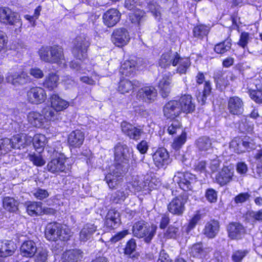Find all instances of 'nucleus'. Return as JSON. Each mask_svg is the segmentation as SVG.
<instances>
[{"label":"nucleus","instance_id":"f257e3e1","mask_svg":"<svg viewBox=\"0 0 262 262\" xmlns=\"http://www.w3.org/2000/svg\"><path fill=\"white\" fill-rule=\"evenodd\" d=\"M157 227L156 225L149 226L144 221L136 223L133 227V233L138 238L144 237L146 243H149L155 235Z\"/></svg>","mask_w":262,"mask_h":262},{"label":"nucleus","instance_id":"f03ea898","mask_svg":"<svg viewBox=\"0 0 262 262\" xmlns=\"http://www.w3.org/2000/svg\"><path fill=\"white\" fill-rule=\"evenodd\" d=\"M172 181L184 191L192 190L197 182L195 175L188 172L179 171L176 173Z\"/></svg>","mask_w":262,"mask_h":262},{"label":"nucleus","instance_id":"7ed1b4c3","mask_svg":"<svg viewBox=\"0 0 262 262\" xmlns=\"http://www.w3.org/2000/svg\"><path fill=\"white\" fill-rule=\"evenodd\" d=\"M115 160L117 164L115 167L116 170L126 168L127 169L129 159L130 158L129 150L125 144L118 143L114 147Z\"/></svg>","mask_w":262,"mask_h":262},{"label":"nucleus","instance_id":"20e7f679","mask_svg":"<svg viewBox=\"0 0 262 262\" xmlns=\"http://www.w3.org/2000/svg\"><path fill=\"white\" fill-rule=\"evenodd\" d=\"M90 42L89 37L84 34L78 36L75 39L73 54L75 58L79 60L84 59L87 57V50Z\"/></svg>","mask_w":262,"mask_h":262},{"label":"nucleus","instance_id":"39448f33","mask_svg":"<svg viewBox=\"0 0 262 262\" xmlns=\"http://www.w3.org/2000/svg\"><path fill=\"white\" fill-rule=\"evenodd\" d=\"M0 21L6 25L19 27L22 25L19 15L8 7L0 8Z\"/></svg>","mask_w":262,"mask_h":262},{"label":"nucleus","instance_id":"423d86ee","mask_svg":"<svg viewBox=\"0 0 262 262\" xmlns=\"http://www.w3.org/2000/svg\"><path fill=\"white\" fill-rule=\"evenodd\" d=\"M28 101L35 104H41L45 101L47 99V94L45 90L39 86L31 88L27 94Z\"/></svg>","mask_w":262,"mask_h":262},{"label":"nucleus","instance_id":"0eeeda50","mask_svg":"<svg viewBox=\"0 0 262 262\" xmlns=\"http://www.w3.org/2000/svg\"><path fill=\"white\" fill-rule=\"evenodd\" d=\"M187 197L180 195L173 198L168 205V209L173 214L181 215L185 210V204L187 202Z\"/></svg>","mask_w":262,"mask_h":262},{"label":"nucleus","instance_id":"6e6552de","mask_svg":"<svg viewBox=\"0 0 262 262\" xmlns=\"http://www.w3.org/2000/svg\"><path fill=\"white\" fill-rule=\"evenodd\" d=\"M234 171L232 167L224 166L215 177L216 182L221 186H225L234 178Z\"/></svg>","mask_w":262,"mask_h":262},{"label":"nucleus","instance_id":"1a4fd4ad","mask_svg":"<svg viewBox=\"0 0 262 262\" xmlns=\"http://www.w3.org/2000/svg\"><path fill=\"white\" fill-rule=\"evenodd\" d=\"M130 37L127 30L124 28L115 30L112 36V40L117 47H123L129 42Z\"/></svg>","mask_w":262,"mask_h":262},{"label":"nucleus","instance_id":"9d476101","mask_svg":"<svg viewBox=\"0 0 262 262\" xmlns=\"http://www.w3.org/2000/svg\"><path fill=\"white\" fill-rule=\"evenodd\" d=\"M157 96V92L152 86H144L139 90L137 97L138 99L146 102L154 101Z\"/></svg>","mask_w":262,"mask_h":262},{"label":"nucleus","instance_id":"9b49d317","mask_svg":"<svg viewBox=\"0 0 262 262\" xmlns=\"http://www.w3.org/2000/svg\"><path fill=\"white\" fill-rule=\"evenodd\" d=\"M6 79L8 83L15 86L23 85L31 81L30 76L23 71L9 73Z\"/></svg>","mask_w":262,"mask_h":262},{"label":"nucleus","instance_id":"f8f14e48","mask_svg":"<svg viewBox=\"0 0 262 262\" xmlns=\"http://www.w3.org/2000/svg\"><path fill=\"white\" fill-rule=\"evenodd\" d=\"M177 100H171L165 104L163 107L164 116L167 119H174L181 113Z\"/></svg>","mask_w":262,"mask_h":262},{"label":"nucleus","instance_id":"ddd939ff","mask_svg":"<svg viewBox=\"0 0 262 262\" xmlns=\"http://www.w3.org/2000/svg\"><path fill=\"white\" fill-rule=\"evenodd\" d=\"M84 133L79 129H76L70 133L68 137V144L72 148H79L83 143Z\"/></svg>","mask_w":262,"mask_h":262},{"label":"nucleus","instance_id":"4468645a","mask_svg":"<svg viewBox=\"0 0 262 262\" xmlns=\"http://www.w3.org/2000/svg\"><path fill=\"white\" fill-rule=\"evenodd\" d=\"M227 230L229 237L232 239L242 238L246 232L243 225L236 222H232L229 224Z\"/></svg>","mask_w":262,"mask_h":262},{"label":"nucleus","instance_id":"2eb2a0df","mask_svg":"<svg viewBox=\"0 0 262 262\" xmlns=\"http://www.w3.org/2000/svg\"><path fill=\"white\" fill-rule=\"evenodd\" d=\"M228 108L231 114L240 115L244 111V102L238 97H231L228 100Z\"/></svg>","mask_w":262,"mask_h":262},{"label":"nucleus","instance_id":"dca6fc26","mask_svg":"<svg viewBox=\"0 0 262 262\" xmlns=\"http://www.w3.org/2000/svg\"><path fill=\"white\" fill-rule=\"evenodd\" d=\"M66 159L63 156H60L57 158L53 159L47 165L48 171L53 173L63 172L66 169Z\"/></svg>","mask_w":262,"mask_h":262},{"label":"nucleus","instance_id":"f3484780","mask_svg":"<svg viewBox=\"0 0 262 262\" xmlns=\"http://www.w3.org/2000/svg\"><path fill=\"white\" fill-rule=\"evenodd\" d=\"M171 82L172 77L170 73L164 74L159 81L158 86L160 93L163 98L167 97L170 93Z\"/></svg>","mask_w":262,"mask_h":262},{"label":"nucleus","instance_id":"a211bd4d","mask_svg":"<svg viewBox=\"0 0 262 262\" xmlns=\"http://www.w3.org/2000/svg\"><path fill=\"white\" fill-rule=\"evenodd\" d=\"M121 13L116 9L108 10L103 16L104 23L108 27H112L116 25L120 20Z\"/></svg>","mask_w":262,"mask_h":262},{"label":"nucleus","instance_id":"6ab92c4d","mask_svg":"<svg viewBox=\"0 0 262 262\" xmlns=\"http://www.w3.org/2000/svg\"><path fill=\"white\" fill-rule=\"evenodd\" d=\"M152 158L156 166L160 168L168 164L169 154L166 149L160 148L154 154Z\"/></svg>","mask_w":262,"mask_h":262},{"label":"nucleus","instance_id":"aec40b11","mask_svg":"<svg viewBox=\"0 0 262 262\" xmlns=\"http://www.w3.org/2000/svg\"><path fill=\"white\" fill-rule=\"evenodd\" d=\"M235 78L234 76L230 73H223L217 71L214 74V79L216 85L220 88H225L230 84L229 81H233Z\"/></svg>","mask_w":262,"mask_h":262},{"label":"nucleus","instance_id":"412c9836","mask_svg":"<svg viewBox=\"0 0 262 262\" xmlns=\"http://www.w3.org/2000/svg\"><path fill=\"white\" fill-rule=\"evenodd\" d=\"M126 171V168L116 170V167L112 172L107 174L105 176V180L109 187L111 189L115 188L120 183V179L122 174Z\"/></svg>","mask_w":262,"mask_h":262},{"label":"nucleus","instance_id":"4be33fe9","mask_svg":"<svg viewBox=\"0 0 262 262\" xmlns=\"http://www.w3.org/2000/svg\"><path fill=\"white\" fill-rule=\"evenodd\" d=\"M220 223L218 221L212 220L207 222L203 230V234L209 238H214L220 231Z\"/></svg>","mask_w":262,"mask_h":262},{"label":"nucleus","instance_id":"5701e85b","mask_svg":"<svg viewBox=\"0 0 262 262\" xmlns=\"http://www.w3.org/2000/svg\"><path fill=\"white\" fill-rule=\"evenodd\" d=\"M53 51L50 63H55L61 67H65L66 65V60L63 49L59 46L54 45Z\"/></svg>","mask_w":262,"mask_h":262},{"label":"nucleus","instance_id":"b1692460","mask_svg":"<svg viewBox=\"0 0 262 262\" xmlns=\"http://www.w3.org/2000/svg\"><path fill=\"white\" fill-rule=\"evenodd\" d=\"M122 131L130 138L137 140L141 136L142 131L132 124L124 121L121 124Z\"/></svg>","mask_w":262,"mask_h":262},{"label":"nucleus","instance_id":"393cba45","mask_svg":"<svg viewBox=\"0 0 262 262\" xmlns=\"http://www.w3.org/2000/svg\"><path fill=\"white\" fill-rule=\"evenodd\" d=\"M61 224L57 223H50L48 224L45 231L46 238L49 241H56L59 238Z\"/></svg>","mask_w":262,"mask_h":262},{"label":"nucleus","instance_id":"a878e982","mask_svg":"<svg viewBox=\"0 0 262 262\" xmlns=\"http://www.w3.org/2000/svg\"><path fill=\"white\" fill-rule=\"evenodd\" d=\"M177 102L179 103V106L181 110V112L191 113L195 109V104L192 102V98L190 95H185L181 96Z\"/></svg>","mask_w":262,"mask_h":262},{"label":"nucleus","instance_id":"bb28decb","mask_svg":"<svg viewBox=\"0 0 262 262\" xmlns=\"http://www.w3.org/2000/svg\"><path fill=\"white\" fill-rule=\"evenodd\" d=\"M97 226L94 224H85L79 232V239L81 242L85 243L90 240L93 234L96 231Z\"/></svg>","mask_w":262,"mask_h":262},{"label":"nucleus","instance_id":"cd10ccee","mask_svg":"<svg viewBox=\"0 0 262 262\" xmlns=\"http://www.w3.org/2000/svg\"><path fill=\"white\" fill-rule=\"evenodd\" d=\"M119 213L114 210L111 209L108 211L105 217V225L106 227L112 229L116 228L120 224Z\"/></svg>","mask_w":262,"mask_h":262},{"label":"nucleus","instance_id":"c85d7f7f","mask_svg":"<svg viewBox=\"0 0 262 262\" xmlns=\"http://www.w3.org/2000/svg\"><path fill=\"white\" fill-rule=\"evenodd\" d=\"M51 106L56 112L62 111L68 108L69 102L56 94H53L51 96Z\"/></svg>","mask_w":262,"mask_h":262},{"label":"nucleus","instance_id":"c756f323","mask_svg":"<svg viewBox=\"0 0 262 262\" xmlns=\"http://www.w3.org/2000/svg\"><path fill=\"white\" fill-rule=\"evenodd\" d=\"M20 251L24 256L32 257L37 251L36 244L32 240L26 241L21 245Z\"/></svg>","mask_w":262,"mask_h":262},{"label":"nucleus","instance_id":"7c9ffc66","mask_svg":"<svg viewBox=\"0 0 262 262\" xmlns=\"http://www.w3.org/2000/svg\"><path fill=\"white\" fill-rule=\"evenodd\" d=\"M178 53L177 52L172 53L167 52L163 54L159 62V66L163 68H166L171 64L173 66H176V63L177 61V56Z\"/></svg>","mask_w":262,"mask_h":262},{"label":"nucleus","instance_id":"2f4dec72","mask_svg":"<svg viewBox=\"0 0 262 262\" xmlns=\"http://www.w3.org/2000/svg\"><path fill=\"white\" fill-rule=\"evenodd\" d=\"M15 246L11 241H0V256L12 255L15 252Z\"/></svg>","mask_w":262,"mask_h":262},{"label":"nucleus","instance_id":"473e14b6","mask_svg":"<svg viewBox=\"0 0 262 262\" xmlns=\"http://www.w3.org/2000/svg\"><path fill=\"white\" fill-rule=\"evenodd\" d=\"M82 257V252L79 249H73L66 251L62 255L64 262H74Z\"/></svg>","mask_w":262,"mask_h":262},{"label":"nucleus","instance_id":"72a5a7b5","mask_svg":"<svg viewBox=\"0 0 262 262\" xmlns=\"http://www.w3.org/2000/svg\"><path fill=\"white\" fill-rule=\"evenodd\" d=\"M13 149L24 148L26 145L32 141L31 138L27 139L26 135H16L12 138Z\"/></svg>","mask_w":262,"mask_h":262},{"label":"nucleus","instance_id":"f704fd0d","mask_svg":"<svg viewBox=\"0 0 262 262\" xmlns=\"http://www.w3.org/2000/svg\"><path fill=\"white\" fill-rule=\"evenodd\" d=\"M27 118L29 122L35 127H40L44 124L43 116L38 112H31L29 113Z\"/></svg>","mask_w":262,"mask_h":262},{"label":"nucleus","instance_id":"c9c22d12","mask_svg":"<svg viewBox=\"0 0 262 262\" xmlns=\"http://www.w3.org/2000/svg\"><path fill=\"white\" fill-rule=\"evenodd\" d=\"M136 62L133 60H125L121 65L120 73L126 76H129L135 73Z\"/></svg>","mask_w":262,"mask_h":262},{"label":"nucleus","instance_id":"e433bc0d","mask_svg":"<svg viewBox=\"0 0 262 262\" xmlns=\"http://www.w3.org/2000/svg\"><path fill=\"white\" fill-rule=\"evenodd\" d=\"M139 84L138 81L123 79L119 83L118 91L122 94L128 93L133 90L135 86H137Z\"/></svg>","mask_w":262,"mask_h":262},{"label":"nucleus","instance_id":"4c0bfd02","mask_svg":"<svg viewBox=\"0 0 262 262\" xmlns=\"http://www.w3.org/2000/svg\"><path fill=\"white\" fill-rule=\"evenodd\" d=\"M176 58L177 61L176 63V66H178L177 73L180 74H185L191 64L189 58L181 57L178 54Z\"/></svg>","mask_w":262,"mask_h":262},{"label":"nucleus","instance_id":"58836bf2","mask_svg":"<svg viewBox=\"0 0 262 262\" xmlns=\"http://www.w3.org/2000/svg\"><path fill=\"white\" fill-rule=\"evenodd\" d=\"M42 113L45 121H55L60 119L59 114L51 106L45 107Z\"/></svg>","mask_w":262,"mask_h":262},{"label":"nucleus","instance_id":"ea45409f","mask_svg":"<svg viewBox=\"0 0 262 262\" xmlns=\"http://www.w3.org/2000/svg\"><path fill=\"white\" fill-rule=\"evenodd\" d=\"M58 80V75L55 73H51L46 76L43 82V85L50 91L53 90L57 86Z\"/></svg>","mask_w":262,"mask_h":262},{"label":"nucleus","instance_id":"a19ab883","mask_svg":"<svg viewBox=\"0 0 262 262\" xmlns=\"http://www.w3.org/2000/svg\"><path fill=\"white\" fill-rule=\"evenodd\" d=\"M54 48V45L42 47L38 51L40 59L44 62L50 63Z\"/></svg>","mask_w":262,"mask_h":262},{"label":"nucleus","instance_id":"79ce46f5","mask_svg":"<svg viewBox=\"0 0 262 262\" xmlns=\"http://www.w3.org/2000/svg\"><path fill=\"white\" fill-rule=\"evenodd\" d=\"M129 18L133 24L140 26L146 19L145 13L140 9L136 10L129 14Z\"/></svg>","mask_w":262,"mask_h":262},{"label":"nucleus","instance_id":"37998d69","mask_svg":"<svg viewBox=\"0 0 262 262\" xmlns=\"http://www.w3.org/2000/svg\"><path fill=\"white\" fill-rule=\"evenodd\" d=\"M195 145L200 151L205 152L211 148L212 143L209 138L202 137L196 140Z\"/></svg>","mask_w":262,"mask_h":262},{"label":"nucleus","instance_id":"c03bdc74","mask_svg":"<svg viewBox=\"0 0 262 262\" xmlns=\"http://www.w3.org/2000/svg\"><path fill=\"white\" fill-rule=\"evenodd\" d=\"M18 203L14 198L6 196L3 200L4 208L9 212H15L18 210Z\"/></svg>","mask_w":262,"mask_h":262},{"label":"nucleus","instance_id":"a18cd8bd","mask_svg":"<svg viewBox=\"0 0 262 262\" xmlns=\"http://www.w3.org/2000/svg\"><path fill=\"white\" fill-rule=\"evenodd\" d=\"M47 142V139L42 134H37L33 139V145L38 153L43 151Z\"/></svg>","mask_w":262,"mask_h":262},{"label":"nucleus","instance_id":"49530a36","mask_svg":"<svg viewBox=\"0 0 262 262\" xmlns=\"http://www.w3.org/2000/svg\"><path fill=\"white\" fill-rule=\"evenodd\" d=\"M27 211L31 216H38L42 214L41 203L30 202L27 206Z\"/></svg>","mask_w":262,"mask_h":262},{"label":"nucleus","instance_id":"de8ad7c7","mask_svg":"<svg viewBox=\"0 0 262 262\" xmlns=\"http://www.w3.org/2000/svg\"><path fill=\"white\" fill-rule=\"evenodd\" d=\"M13 145L12 138L0 139V155H6L11 151L13 149Z\"/></svg>","mask_w":262,"mask_h":262},{"label":"nucleus","instance_id":"09e8293b","mask_svg":"<svg viewBox=\"0 0 262 262\" xmlns=\"http://www.w3.org/2000/svg\"><path fill=\"white\" fill-rule=\"evenodd\" d=\"M231 39L227 38L223 41L216 44L214 48V51L217 54H224L229 51L231 47Z\"/></svg>","mask_w":262,"mask_h":262},{"label":"nucleus","instance_id":"8fccbe9b","mask_svg":"<svg viewBox=\"0 0 262 262\" xmlns=\"http://www.w3.org/2000/svg\"><path fill=\"white\" fill-rule=\"evenodd\" d=\"M207 252V249L203 248L202 243H197L193 245L190 251L191 256L198 258H201L205 256Z\"/></svg>","mask_w":262,"mask_h":262},{"label":"nucleus","instance_id":"3c124183","mask_svg":"<svg viewBox=\"0 0 262 262\" xmlns=\"http://www.w3.org/2000/svg\"><path fill=\"white\" fill-rule=\"evenodd\" d=\"M151 182L144 181L142 179L140 180L138 178H135L132 182V187L135 191H141L148 189V187H150Z\"/></svg>","mask_w":262,"mask_h":262},{"label":"nucleus","instance_id":"603ef678","mask_svg":"<svg viewBox=\"0 0 262 262\" xmlns=\"http://www.w3.org/2000/svg\"><path fill=\"white\" fill-rule=\"evenodd\" d=\"M230 147L233 148L234 151L237 154L244 152L243 139L238 137L234 138L230 142Z\"/></svg>","mask_w":262,"mask_h":262},{"label":"nucleus","instance_id":"864d4df0","mask_svg":"<svg viewBox=\"0 0 262 262\" xmlns=\"http://www.w3.org/2000/svg\"><path fill=\"white\" fill-rule=\"evenodd\" d=\"M128 195V191L127 188L121 189L116 191L112 196L113 202L119 203L124 201Z\"/></svg>","mask_w":262,"mask_h":262},{"label":"nucleus","instance_id":"5fc2aeb1","mask_svg":"<svg viewBox=\"0 0 262 262\" xmlns=\"http://www.w3.org/2000/svg\"><path fill=\"white\" fill-rule=\"evenodd\" d=\"M186 138V133L185 132H183L180 136L174 139L171 145L172 147L175 150H179L185 143Z\"/></svg>","mask_w":262,"mask_h":262},{"label":"nucleus","instance_id":"6e6d98bb","mask_svg":"<svg viewBox=\"0 0 262 262\" xmlns=\"http://www.w3.org/2000/svg\"><path fill=\"white\" fill-rule=\"evenodd\" d=\"M208 33V28L204 25H199L193 29L194 36L198 38H202L206 36Z\"/></svg>","mask_w":262,"mask_h":262},{"label":"nucleus","instance_id":"4d7b16f0","mask_svg":"<svg viewBox=\"0 0 262 262\" xmlns=\"http://www.w3.org/2000/svg\"><path fill=\"white\" fill-rule=\"evenodd\" d=\"M30 161L33 162L34 165L37 166H41L45 164V161L43 159L40 153L38 154H32L28 155Z\"/></svg>","mask_w":262,"mask_h":262},{"label":"nucleus","instance_id":"13d9d810","mask_svg":"<svg viewBox=\"0 0 262 262\" xmlns=\"http://www.w3.org/2000/svg\"><path fill=\"white\" fill-rule=\"evenodd\" d=\"M59 238L62 241H67L70 239L72 235L71 230L66 226L61 225V229L59 231Z\"/></svg>","mask_w":262,"mask_h":262},{"label":"nucleus","instance_id":"bf43d9fd","mask_svg":"<svg viewBox=\"0 0 262 262\" xmlns=\"http://www.w3.org/2000/svg\"><path fill=\"white\" fill-rule=\"evenodd\" d=\"M243 144L246 151H250L256 148V143L253 139L249 137H245L243 139Z\"/></svg>","mask_w":262,"mask_h":262},{"label":"nucleus","instance_id":"052dcab7","mask_svg":"<svg viewBox=\"0 0 262 262\" xmlns=\"http://www.w3.org/2000/svg\"><path fill=\"white\" fill-rule=\"evenodd\" d=\"M181 128V124L178 120L172 121L168 126L167 132L170 135H174Z\"/></svg>","mask_w":262,"mask_h":262},{"label":"nucleus","instance_id":"680f3d73","mask_svg":"<svg viewBox=\"0 0 262 262\" xmlns=\"http://www.w3.org/2000/svg\"><path fill=\"white\" fill-rule=\"evenodd\" d=\"M205 197L210 203H215L217 201V192L212 188L207 189L205 192Z\"/></svg>","mask_w":262,"mask_h":262},{"label":"nucleus","instance_id":"e2e57ef3","mask_svg":"<svg viewBox=\"0 0 262 262\" xmlns=\"http://www.w3.org/2000/svg\"><path fill=\"white\" fill-rule=\"evenodd\" d=\"M248 252V251L246 250L236 251L233 253L232 259L234 262H240Z\"/></svg>","mask_w":262,"mask_h":262},{"label":"nucleus","instance_id":"0e129e2a","mask_svg":"<svg viewBox=\"0 0 262 262\" xmlns=\"http://www.w3.org/2000/svg\"><path fill=\"white\" fill-rule=\"evenodd\" d=\"M251 195L248 192L241 193L234 198V202L236 204H242L248 201Z\"/></svg>","mask_w":262,"mask_h":262},{"label":"nucleus","instance_id":"69168bd1","mask_svg":"<svg viewBox=\"0 0 262 262\" xmlns=\"http://www.w3.org/2000/svg\"><path fill=\"white\" fill-rule=\"evenodd\" d=\"M48 257V252L45 249L39 250L37 253L35 260L36 262H46Z\"/></svg>","mask_w":262,"mask_h":262},{"label":"nucleus","instance_id":"338daca9","mask_svg":"<svg viewBox=\"0 0 262 262\" xmlns=\"http://www.w3.org/2000/svg\"><path fill=\"white\" fill-rule=\"evenodd\" d=\"M136 244L135 241L132 239L126 244L124 249V254L130 255L136 249Z\"/></svg>","mask_w":262,"mask_h":262},{"label":"nucleus","instance_id":"774afa93","mask_svg":"<svg viewBox=\"0 0 262 262\" xmlns=\"http://www.w3.org/2000/svg\"><path fill=\"white\" fill-rule=\"evenodd\" d=\"M250 97L256 102L258 103H262V91H252L250 92Z\"/></svg>","mask_w":262,"mask_h":262}]
</instances>
